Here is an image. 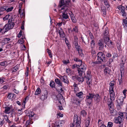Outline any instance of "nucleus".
Wrapping results in <instances>:
<instances>
[{
  "label": "nucleus",
  "mask_w": 127,
  "mask_h": 127,
  "mask_svg": "<svg viewBox=\"0 0 127 127\" xmlns=\"http://www.w3.org/2000/svg\"><path fill=\"white\" fill-rule=\"evenodd\" d=\"M114 82L113 81H112L110 82L109 84V85H110L109 88H113V89H114Z\"/></svg>",
  "instance_id": "nucleus-31"
},
{
  "label": "nucleus",
  "mask_w": 127,
  "mask_h": 127,
  "mask_svg": "<svg viewBox=\"0 0 127 127\" xmlns=\"http://www.w3.org/2000/svg\"><path fill=\"white\" fill-rule=\"evenodd\" d=\"M91 72L88 71H87V76H85L87 81V83L88 85H89L91 83L92 80L91 79Z\"/></svg>",
  "instance_id": "nucleus-6"
},
{
  "label": "nucleus",
  "mask_w": 127,
  "mask_h": 127,
  "mask_svg": "<svg viewBox=\"0 0 127 127\" xmlns=\"http://www.w3.org/2000/svg\"><path fill=\"white\" fill-rule=\"evenodd\" d=\"M123 119L120 116H118V117L115 118L114 121V122L117 124L119 123V125L121 124H123Z\"/></svg>",
  "instance_id": "nucleus-9"
},
{
  "label": "nucleus",
  "mask_w": 127,
  "mask_h": 127,
  "mask_svg": "<svg viewBox=\"0 0 127 127\" xmlns=\"http://www.w3.org/2000/svg\"><path fill=\"white\" fill-rule=\"evenodd\" d=\"M12 106H10V107H4L5 108L4 112L6 114H9L10 113V112H8L9 111L10 109H12Z\"/></svg>",
  "instance_id": "nucleus-16"
},
{
  "label": "nucleus",
  "mask_w": 127,
  "mask_h": 127,
  "mask_svg": "<svg viewBox=\"0 0 127 127\" xmlns=\"http://www.w3.org/2000/svg\"><path fill=\"white\" fill-rule=\"evenodd\" d=\"M50 84L51 88H55V83L54 81H51Z\"/></svg>",
  "instance_id": "nucleus-33"
},
{
  "label": "nucleus",
  "mask_w": 127,
  "mask_h": 127,
  "mask_svg": "<svg viewBox=\"0 0 127 127\" xmlns=\"http://www.w3.org/2000/svg\"><path fill=\"white\" fill-rule=\"evenodd\" d=\"M101 10L104 15L106 14V10L105 7L104 6H102L101 7Z\"/></svg>",
  "instance_id": "nucleus-21"
},
{
  "label": "nucleus",
  "mask_w": 127,
  "mask_h": 127,
  "mask_svg": "<svg viewBox=\"0 0 127 127\" xmlns=\"http://www.w3.org/2000/svg\"><path fill=\"white\" fill-rule=\"evenodd\" d=\"M63 18L65 19H67L68 18V15L67 13L65 12H63L62 15Z\"/></svg>",
  "instance_id": "nucleus-26"
},
{
  "label": "nucleus",
  "mask_w": 127,
  "mask_h": 127,
  "mask_svg": "<svg viewBox=\"0 0 127 127\" xmlns=\"http://www.w3.org/2000/svg\"><path fill=\"white\" fill-rule=\"evenodd\" d=\"M90 121L88 120L87 121L85 124L86 127H88L90 124Z\"/></svg>",
  "instance_id": "nucleus-58"
},
{
  "label": "nucleus",
  "mask_w": 127,
  "mask_h": 127,
  "mask_svg": "<svg viewBox=\"0 0 127 127\" xmlns=\"http://www.w3.org/2000/svg\"><path fill=\"white\" fill-rule=\"evenodd\" d=\"M112 101H111L110 102H109V104H108V106L109 107V109H111V108H112V105H113V104L112 103Z\"/></svg>",
  "instance_id": "nucleus-51"
},
{
  "label": "nucleus",
  "mask_w": 127,
  "mask_h": 127,
  "mask_svg": "<svg viewBox=\"0 0 127 127\" xmlns=\"http://www.w3.org/2000/svg\"><path fill=\"white\" fill-rule=\"evenodd\" d=\"M13 94L12 93H9L7 96V97L9 99H11L13 97Z\"/></svg>",
  "instance_id": "nucleus-46"
},
{
  "label": "nucleus",
  "mask_w": 127,
  "mask_h": 127,
  "mask_svg": "<svg viewBox=\"0 0 127 127\" xmlns=\"http://www.w3.org/2000/svg\"><path fill=\"white\" fill-rule=\"evenodd\" d=\"M123 99H122V100L121 99H119L118 101V104L122 105L123 102Z\"/></svg>",
  "instance_id": "nucleus-47"
},
{
  "label": "nucleus",
  "mask_w": 127,
  "mask_h": 127,
  "mask_svg": "<svg viewBox=\"0 0 127 127\" xmlns=\"http://www.w3.org/2000/svg\"><path fill=\"white\" fill-rule=\"evenodd\" d=\"M109 110L112 115L115 116L118 114V112L116 110H114L113 108L110 109Z\"/></svg>",
  "instance_id": "nucleus-14"
},
{
  "label": "nucleus",
  "mask_w": 127,
  "mask_h": 127,
  "mask_svg": "<svg viewBox=\"0 0 127 127\" xmlns=\"http://www.w3.org/2000/svg\"><path fill=\"white\" fill-rule=\"evenodd\" d=\"M77 116L74 117V123H76V124L78 123V121H79L77 120V116Z\"/></svg>",
  "instance_id": "nucleus-43"
},
{
  "label": "nucleus",
  "mask_w": 127,
  "mask_h": 127,
  "mask_svg": "<svg viewBox=\"0 0 127 127\" xmlns=\"http://www.w3.org/2000/svg\"><path fill=\"white\" fill-rule=\"evenodd\" d=\"M75 45V48L78 50L79 51V50L80 49V46L79 45L78 43H77V44H76Z\"/></svg>",
  "instance_id": "nucleus-49"
},
{
  "label": "nucleus",
  "mask_w": 127,
  "mask_h": 127,
  "mask_svg": "<svg viewBox=\"0 0 127 127\" xmlns=\"http://www.w3.org/2000/svg\"><path fill=\"white\" fill-rule=\"evenodd\" d=\"M75 77V78H76L77 80L80 82H82L84 81V78L81 76L80 77H79L78 76H76L75 77Z\"/></svg>",
  "instance_id": "nucleus-15"
},
{
  "label": "nucleus",
  "mask_w": 127,
  "mask_h": 127,
  "mask_svg": "<svg viewBox=\"0 0 127 127\" xmlns=\"http://www.w3.org/2000/svg\"><path fill=\"white\" fill-rule=\"evenodd\" d=\"M105 5H106L107 8V9L108 10L109 7L110 6L109 4H108V2L107 0H105V1H104Z\"/></svg>",
  "instance_id": "nucleus-30"
},
{
  "label": "nucleus",
  "mask_w": 127,
  "mask_h": 127,
  "mask_svg": "<svg viewBox=\"0 0 127 127\" xmlns=\"http://www.w3.org/2000/svg\"><path fill=\"white\" fill-rule=\"evenodd\" d=\"M121 13L122 15L123 16L126 17L127 16V13L125 11V10L122 11V12Z\"/></svg>",
  "instance_id": "nucleus-36"
},
{
  "label": "nucleus",
  "mask_w": 127,
  "mask_h": 127,
  "mask_svg": "<svg viewBox=\"0 0 127 127\" xmlns=\"http://www.w3.org/2000/svg\"><path fill=\"white\" fill-rule=\"evenodd\" d=\"M95 95V94L94 93H89L86 96V101L88 103L89 105L91 104Z\"/></svg>",
  "instance_id": "nucleus-3"
},
{
  "label": "nucleus",
  "mask_w": 127,
  "mask_h": 127,
  "mask_svg": "<svg viewBox=\"0 0 127 127\" xmlns=\"http://www.w3.org/2000/svg\"><path fill=\"white\" fill-rule=\"evenodd\" d=\"M22 31L21 30H20L19 33L18 34V36H17L18 37L20 38L21 37V35H22Z\"/></svg>",
  "instance_id": "nucleus-59"
},
{
  "label": "nucleus",
  "mask_w": 127,
  "mask_h": 127,
  "mask_svg": "<svg viewBox=\"0 0 127 127\" xmlns=\"http://www.w3.org/2000/svg\"><path fill=\"white\" fill-rule=\"evenodd\" d=\"M104 41L102 39L98 40L97 41V44L99 47L98 49L100 50H103L104 47Z\"/></svg>",
  "instance_id": "nucleus-5"
},
{
  "label": "nucleus",
  "mask_w": 127,
  "mask_h": 127,
  "mask_svg": "<svg viewBox=\"0 0 127 127\" xmlns=\"http://www.w3.org/2000/svg\"><path fill=\"white\" fill-rule=\"evenodd\" d=\"M83 94V93L82 92H80L79 93L76 94V95L79 98H82V96Z\"/></svg>",
  "instance_id": "nucleus-37"
},
{
  "label": "nucleus",
  "mask_w": 127,
  "mask_h": 127,
  "mask_svg": "<svg viewBox=\"0 0 127 127\" xmlns=\"http://www.w3.org/2000/svg\"><path fill=\"white\" fill-rule=\"evenodd\" d=\"M47 52L48 53L49 55L50 58H52V54L51 52V51L48 49L47 50Z\"/></svg>",
  "instance_id": "nucleus-40"
},
{
  "label": "nucleus",
  "mask_w": 127,
  "mask_h": 127,
  "mask_svg": "<svg viewBox=\"0 0 127 127\" xmlns=\"http://www.w3.org/2000/svg\"><path fill=\"white\" fill-rule=\"evenodd\" d=\"M63 62L64 64H66L70 63L69 60H63Z\"/></svg>",
  "instance_id": "nucleus-52"
},
{
  "label": "nucleus",
  "mask_w": 127,
  "mask_h": 127,
  "mask_svg": "<svg viewBox=\"0 0 127 127\" xmlns=\"http://www.w3.org/2000/svg\"><path fill=\"white\" fill-rule=\"evenodd\" d=\"M123 25L126 29H127V19H123Z\"/></svg>",
  "instance_id": "nucleus-19"
},
{
  "label": "nucleus",
  "mask_w": 127,
  "mask_h": 127,
  "mask_svg": "<svg viewBox=\"0 0 127 127\" xmlns=\"http://www.w3.org/2000/svg\"><path fill=\"white\" fill-rule=\"evenodd\" d=\"M106 53V52L105 50L103 51V52H99L97 54V60L100 61L101 63L102 62H106L108 59L107 58L105 57V55Z\"/></svg>",
  "instance_id": "nucleus-1"
},
{
  "label": "nucleus",
  "mask_w": 127,
  "mask_h": 127,
  "mask_svg": "<svg viewBox=\"0 0 127 127\" xmlns=\"http://www.w3.org/2000/svg\"><path fill=\"white\" fill-rule=\"evenodd\" d=\"M105 55L108 58H110L112 56L111 54L109 52H106V53H105Z\"/></svg>",
  "instance_id": "nucleus-44"
},
{
  "label": "nucleus",
  "mask_w": 127,
  "mask_h": 127,
  "mask_svg": "<svg viewBox=\"0 0 127 127\" xmlns=\"http://www.w3.org/2000/svg\"><path fill=\"white\" fill-rule=\"evenodd\" d=\"M76 102L75 103L76 104V105L78 106H79L80 104V101L79 100H78L76 98L75 99Z\"/></svg>",
  "instance_id": "nucleus-50"
},
{
  "label": "nucleus",
  "mask_w": 127,
  "mask_h": 127,
  "mask_svg": "<svg viewBox=\"0 0 127 127\" xmlns=\"http://www.w3.org/2000/svg\"><path fill=\"white\" fill-rule=\"evenodd\" d=\"M118 8L119 10H121L120 13L122 11L125 10V7L124 6L122 5L118 6Z\"/></svg>",
  "instance_id": "nucleus-20"
},
{
  "label": "nucleus",
  "mask_w": 127,
  "mask_h": 127,
  "mask_svg": "<svg viewBox=\"0 0 127 127\" xmlns=\"http://www.w3.org/2000/svg\"><path fill=\"white\" fill-rule=\"evenodd\" d=\"M48 91L47 90H45L42 92V95L40 96V98L42 100H44L46 99L47 97Z\"/></svg>",
  "instance_id": "nucleus-8"
},
{
  "label": "nucleus",
  "mask_w": 127,
  "mask_h": 127,
  "mask_svg": "<svg viewBox=\"0 0 127 127\" xmlns=\"http://www.w3.org/2000/svg\"><path fill=\"white\" fill-rule=\"evenodd\" d=\"M14 25L15 24L14 22H11V23L6 24L2 29H1L0 32L2 30H4L5 28V31H4V32H6L9 31L10 29H12Z\"/></svg>",
  "instance_id": "nucleus-4"
},
{
  "label": "nucleus",
  "mask_w": 127,
  "mask_h": 127,
  "mask_svg": "<svg viewBox=\"0 0 127 127\" xmlns=\"http://www.w3.org/2000/svg\"><path fill=\"white\" fill-rule=\"evenodd\" d=\"M124 63H122L120 64V66L121 68H120V71H121V70H123V67H124Z\"/></svg>",
  "instance_id": "nucleus-62"
},
{
  "label": "nucleus",
  "mask_w": 127,
  "mask_h": 127,
  "mask_svg": "<svg viewBox=\"0 0 127 127\" xmlns=\"http://www.w3.org/2000/svg\"><path fill=\"white\" fill-rule=\"evenodd\" d=\"M95 40H92L91 43V46L92 48H93L95 47Z\"/></svg>",
  "instance_id": "nucleus-28"
},
{
  "label": "nucleus",
  "mask_w": 127,
  "mask_h": 127,
  "mask_svg": "<svg viewBox=\"0 0 127 127\" xmlns=\"http://www.w3.org/2000/svg\"><path fill=\"white\" fill-rule=\"evenodd\" d=\"M10 16L9 14L6 15L5 17L3 18V20L4 21L7 20L9 18V17Z\"/></svg>",
  "instance_id": "nucleus-53"
},
{
  "label": "nucleus",
  "mask_w": 127,
  "mask_h": 127,
  "mask_svg": "<svg viewBox=\"0 0 127 127\" xmlns=\"http://www.w3.org/2000/svg\"><path fill=\"white\" fill-rule=\"evenodd\" d=\"M41 92V90L40 88H38L35 93V95H37L39 94Z\"/></svg>",
  "instance_id": "nucleus-22"
},
{
  "label": "nucleus",
  "mask_w": 127,
  "mask_h": 127,
  "mask_svg": "<svg viewBox=\"0 0 127 127\" xmlns=\"http://www.w3.org/2000/svg\"><path fill=\"white\" fill-rule=\"evenodd\" d=\"M70 2V0H60L59 5L60 7L62 6H65L68 5Z\"/></svg>",
  "instance_id": "nucleus-7"
},
{
  "label": "nucleus",
  "mask_w": 127,
  "mask_h": 127,
  "mask_svg": "<svg viewBox=\"0 0 127 127\" xmlns=\"http://www.w3.org/2000/svg\"><path fill=\"white\" fill-rule=\"evenodd\" d=\"M60 97H61L62 98H60V99H59V103L61 104H62V103L61 102V100H62V101H63L64 100V98L63 97V96H62V95L60 94Z\"/></svg>",
  "instance_id": "nucleus-39"
},
{
  "label": "nucleus",
  "mask_w": 127,
  "mask_h": 127,
  "mask_svg": "<svg viewBox=\"0 0 127 127\" xmlns=\"http://www.w3.org/2000/svg\"><path fill=\"white\" fill-rule=\"evenodd\" d=\"M13 8V7H11L9 8H8L6 10V11L7 12L10 11H11Z\"/></svg>",
  "instance_id": "nucleus-60"
},
{
  "label": "nucleus",
  "mask_w": 127,
  "mask_h": 127,
  "mask_svg": "<svg viewBox=\"0 0 127 127\" xmlns=\"http://www.w3.org/2000/svg\"><path fill=\"white\" fill-rule=\"evenodd\" d=\"M18 42L19 43L22 44L24 42L23 38H21L18 41Z\"/></svg>",
  "instance_id": "nucleus-56"
},
{
  "label": "nucleus",
  "mask_w": 127,
  "mask_h": 127,
  "mask_svg": "<svg viewBox=\"0 0 127 127\" xmlns=\"http://www.w3.org/2000/svg\"><path fill=\"white\" fill-rule=\"evenodd\" d=\"M55 81L56 83L58 85V86L60 87L61 91H63L62 83L60 80L58 78H56L55 79Z\"/></svg>",
  "instance_id": "nucleus-11"
},
{
  "label": "nucleus",
  "mask_w": 127,
  "mask_h": 127,
  "mask_svg": "<svg viewBox=\"0 0 127 127\" xmlns=\"http://www.w3.org/2000/svg\"><path fill=\"white\" fill-rule=\"evenodd\" d=\"M78 71L79 75L81 76L82 75L83 73H84L85 71L83 70L80 69L79 68L78 69Z\"/></svg>",
  "instance_id": "nucleus-23"
},
{
  "label": "nucleus",
  "mask_w": 127,
  "mask_h": 127,
  "mask_svg": "<svg viewBox=\"0 0 127 127\" xmlns=\"http://www.w3.org/2000/svg\"><path fill=\"white\" fill-rule=\"evenodd\" d=\"M110 100L111 101H113L115 99V94L110 95Z\"/></svg>",
  "instance_id": "nucleus-34"
},
{
  "label": "nucleus",
  "mask_w": 127,
  "mask_h": 127,
  "mask_svg": "<svg viewBox=\"0 0 127 127\" xmlns=\"http://www.w3.org/2000/svg\"><path fill=\"white\" fill-rule=\"evenodd\" d=\"M61 30H59V34L60 37L61 38L64 37V32L62 29H61Z\"/></svg>",
  "instance_id": "nucleus-18"
},
{
  "label": "nucleus",
  "mask_w": 127,
  "mask_h": 127,
  "mask_svg": "<svg viewBox=\"0 0 127 127\" xmlns=\"http://www.w3.org/2000/svg\"><path fill=\"white\" fill-rule=\"evenodd\" d=\"M126 113H123L122 112H119V115L120 116L122 117L123 118H124V114H126Z\"/></svg>",
  "instance_id": "nucleus-55"
},
{
  "label": "nucleus",
  "mask_w": 127,
  "mask_h": 127,
  "mask_svg": "<svg viewBox=\"0 0 127 127\" xmlns=\"http://www.w3.org/2000/svg\"><path fill=\"white\" fill-rule=\"evenodd\" d=\"M78 68L85 71L86 69V65L84 63L82 62L80 64H79Z\"/></svg>",
  "instance_id": "nucleus-12"
},
{
  "label": "nucleus",
  "mask_w": 127,
  "mask_h": 127,
  "mask_svg": "<svg viewBox=\"0 0 127 127\" xmlns=\"http://www.w3.org/2000/svg\"><path fill=\"white\" fill-rule=\"evenodd\" d=\"M0 43H1L2 46H3L4 44L8 43L5 38L3 39L1 42H0Z\"/></svg>",
  "instance_id": "nucleus-27"
},
{
  "label": "nucleus",
  "mask_w": 127,
  "mask_h": 127,
  "mask_svg": "<svg viewBox=\"0 0 127 127\" xmlns=\"http://www.w3.org/2000/svg\"><path fill=\"white\" fill-rule=\"evenodd\" d=\"M81 114L83 117L87 115V112L84 110H83L81 112Z\"/></svg>",
  "instance_id": "nucleus-32"
},
{
  "label": "nucleus",
  "mask_w": 127,
  "mask_h": 127,
  "mask_svg": "<svg viewBox=\"0 0 127 127\" xmlns=\"http://www.w3.org/2000/svg\"><path fill=\"white\" fill-rule=\"evenodd\" d=\"M74 60L75 61L78 62L80 63V64L82 62V61L81 60L79 59L78 58H74Z\"/></svg>",
  "instance_id": "nucleus-41"
},
{
  "label": "nucleus",
  "mask_w": 127,
  "mask_h": 127,
  "mask_svg": "<svg viewBox=\"0 0 127 127\" xmlns=\"http://www.w3.org/2000/svg\"><path fill=\"white\" fill-rule=\"evenodd\" d=\"M12 47H13V46L12 45H11L10 44H9L7 45L6 47L7 48L10 49L12 48Z\"/></svg>",
  "instance_id": "nucleus-54"
},
{
  "label": "nucleus",
  "mask_w": 127,
  "mask_h": 127,
  "mask_svg": "<svg viewBox=\"0 0 127 127\" xmlns=\"http://www.w3.org/2000/svg\"><path fill=\"white\" fill-rule=\"evenodd\" d=\"M63 80L64 83H65L68 84L69 83V81L66 76H64Z\"/></svg>",
  "instance_id": "nucleus-17"
},
{
  "label": "nucleus",
  "mask_w": 127,
  "mask_h": 127,
  "mask_svg": "<svg viewBox=\"0 0 127 127\" xmlns=\"http://www.w3.org/2000/svg\"><path fill=\"white\" fill-rule=\"evenodd\" d=\"M33 122L32 121H31L30 119L26 121L25 125L27 126L28 125H30Z\"/></svg>",
  "instance_id": "nucleus-25"
},
{
  "label": "nucleus",
  "mask_w": 127,
  "mask_h": 127,
  "mask_svg": "<svg viewBox=\"0 0 127 127\" xmlns=\"http://www.w3.org/2000/svg\"><path fill=\"white\" fill-rule=\"evenodd\" d=\"M78 43V38L76 36H75L73 41V43L74 44H77Z\"/></svg>",
  "instance_id": "nucleus-29"
},
{
  "label": "nucleus",
  "mask_w": 127,
  "mask_h": 127,
  "mask_svg": "<svg viewBox=\"0 0 127 127\" xmlns=\"http://www.w3.org/2000/svg\"><path fill=\"white\" fill-rule=\"evenodd\" d=\"M109 69L108 67H105L104 69V72L105 74L106 75L107 74L109 73Z\"/></svg>",
  "instance_id": "nucleus-24"
},
{
  "label": "nucleus",
  "mask_w": 127,
  "mask_h": 127,
  "mask_svg": "<svg viewBox=\"0 0 127 127\" xmlns=\"http://www.w3.org/2000/svg\"><path fill=\"white\" fill-rule=\"evenodd\" d=\"M79 66V64H75L74 65H72V68L73 69H74L76 67H77L78 69V68Z\"/></svg>",
  "instance_id": "nucleus-48"
},
{
  "label": "nucleus",
  "mask_w": 127,
  "mask_h": 127,
  "mask_svg": "<svg viewBox=\"0 0 127 127\" xmlns=\"http://www.w3.org/2000/svg\"><path fill=\"white\" fill-rule=\"evenodd\" d=\"M109 94L110 95L115 94L113 89L112 88H109Z\"/></svg>",
  "instance_id": "nucleus-35"
},
{
  "label": "nucleus",
  "mask_w": 127,
  "mask_h": 127,
  "mask_svg": "<svg viewBox=\"0 0 127 127\" xmlns=\"http://www.w3.org/2000/svg\"><path fill=\"white\" fill-rule=\"evenodd\" d=\"M107 27L105 28V31L103 33V36L102 37L103 40L104 41V43L107 45L109 43L110 39L109 38V34Z\"/></svg>",
  "instance_id": "nucleus-2"
},
{
  "label": "nucleus",
  "mask_w": 127,
  "mask_h": 127,
  "mask_svg": "<svg viewBox=\"0 0 127 127\" xmlns=\"http://www.w3.org/2000/svg\"><path fill=\"white\" fill-rule=\"evenodd\" d=\"M94 100L96 103H98L100 101V96L98 94H95L94 96Z\"/></svg>",
  "instance_id": "nucleus-13"
},
{
  "label": "nucleus",
  "mask_w": 127,
  "mask_h": 127,
  "mask_svg": "<svg viewBox=\"0 0 127 127\" xmlns=\"http://www.w3.org/2000/svg\"><path fill=\"white\" fill-rule=\"evenodd\" d=\"M81 39L82 40V42L85 44L84 46L86 48H87V46L88 44H89V41L88 39L87 36H85L84 37H81Z\"/></svg>",
  "instance_id": "nucleus-10"
},
{
  "label": "nucleus",
  "mask_w": 127,
  "mask_h": 127,
  "mask_svg": "<svg viewBox=\"0 0 127 127\" xmlns=\"http://www.w3.org/2000/svg\"><path fill=\"white\" fill-rule=\"evenodd\" d=\"M64 123V122L63 120H60L58 122V124L61 125V126H62L63 125V124Z\"/></svg>",
  "instance_id": "nucleus-57"
},
{
  "label": "nucleus",
  "mask_w": 127,
  "mask_h": 127,
  "mask_svg": "<svg viewBox=\"0 0 127 127\" xmlns=\"http://www.w3.org/2000/svg\"><path fill=\"white\" fill-rule=\"evenodd\" d=\"M7 63L6 61L1 62L0 63V65L2 66H6L7 65Z\"/></svg>",
  "instance_id": "nucleus-42"
},
{
  "label": "nucleus",
  "mask_w": 127,
  "mask_h": 127,
  "mask_svg": "<svg viewBox=\"0 0 127 127\" xmlns=\"http://www.w3.org/2000/svg\"><path fill=\"white\" fill-rule=\"evenodd\" d=\"M81 122L80 121H78V123H76V127H80V125Z\"/></svg>",
  "instance_id": "nucleus-64"
},
{
  "label": "nucleus",
  "mask_w": 127,
  "mask_h": 127,
  "mask_svg": "<svg viewBox=\"0 0 127 127\" xmlns=\"http://www.w3.org/2000/svg\"><path fill=\"white\" fill-rule=\"evenodd\" d=\"M7 7L6 6L0 7V11H3L6 10Z\"/></svg>",
  "instance_id": "nucleus-38"
},
{
  "label": "nucleus",
  "mask_w": 127,
  "mask_h": 127,
  "mask_svg": "<svg viewBox=\"0 0 127 127\" xmlns=\"http://www.w3.org/2000/svg\"><path fill=\"white\" fill-rule=\"evenodd\" d=\"M71 32L73 31H74L76 32H77L78 31L77 28L76 26H75L74 28H73L70 31Z\"/></svg>",
  "instance_id": "nucleus-45"
},
{
  "label": "nucleus",
  "mask_w": 127,
  "mask_h": 127,
  "mask_svg": "<svg viewBox=\"0 0 127 127\" xmlns=\"http://www.w3.org/2000/svg\"><path fill=\"white\" fill-rule=\"evenodd\" d=\"M1 119L0 118V125H2L4 123V119L3 118V120L2 121L1 120Z\"/></svg>",
  "instance_id": "nucleus-63"
},
{
  "label": "nucleus",
  "mask_w": 127,
  "mask_h": 127,
  "mask_svg": "<svg viewBox=\"0 0 127 127\" xmlns=\"http://www.w3.org/2000/svg\"><path fill=\"white\" fill-rule=\"evenodd\" d=\"M5 117H6L7 118V119L6 120V121H7L8 123H11V122L8 119V117L7 116V115H5L4 116Z\"/></svg>",
  "instance_id": "nucleus-61"
}]
</instances>
